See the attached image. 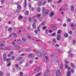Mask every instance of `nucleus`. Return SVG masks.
<instances>
[{"mask_svg": "<svg viewBox=\"0 0 76 76\" xmlns=\"http://www.w3.org/2000/svg\"><path fill=\"white\" fill-rule=\"evenodd\" d=\"M42 12L43 13H45V15H48V10H45L44 8H43L42 9Z\"/></svg>", "mask_w": 76, "mask_h": 76, "instance_id": "f257e3e1", "label": "nucleus"}, {"mask_svg": "<svg viewBox=\"0 0 76 76\" xmlns=\"http://www.w3.org/2000/svg\"><path fill=\"white\" fill-rule=\"evenodd\" d=\"M56 76H60L61 75V73L59 70H57L56 72Z\"/></svg>", "mask_w": 76, "mask_h": 76, "instance_id": "f03ea898", "label": "nucleus"}, {"mask_svg": "<svg viewBox=\"0 0 76 76\" xmlns=\"http://www.w3.org/2000/svg\"><path fill=\"white\" fill-rule=\"evenodd\" d=\"M36 54L37 56H38V57H41V53L38 52V51H37L36 52Z\"/></svg>", "mask_w": 76, "mask_h": 76, "instance_id": "7ed1b4c3", "label": "nucleus"}, {"mask_svg": "<svg viewBox=\"0 0 76 76\" xmlns=\"http://www.w3.org/2000/svg\"><path fill=\"white\" fill-rule=\"evenodd\" d=\"M3 57L4 61H6L7 59V58H6V55L5 54H4Z\"/></svg>", "mask_w": 76, "mask_h": 76, "instance_id": "20e7f679", "label": "nucleus"}, {"mask_svg": "<svg viewBox=\"0 0 76 76\" xmlns=\"http://www.w3.org/2000/svg\"><path fill=\"white\" fill-rule=\"evenodd\" d=\"M35 56V55L34 54H29L28 55V57H34Z\"/></svg>", "mask_w": 76, "mask_h": 76, "instance_id": "39448f33", "label": "nucleus"}, {"mask_svg": "<svg viewBox=\"0 0 76 76\" xmlns=\"http://www.w3.org/2000/svg\"><path fill=\"white\" fill-rule=\"evenodd\" d=\"M46 54H47V53L45 52H43L41 54V56L43 57Z\"/></svg>", "mask_w": 76, "mask_h": 76, "instance_id": "423d86ee", "label": "nucleus"}, {"mask_svg": "<svg viewBox=\"0 0 76 76\" xmlns=\"http://www.w3.org/2000/svg\"><path fill=\"white\" fill-rule=\"evenodd\" d=\"M49 73V71L48 70L46 71L44 74L43 75L44 76H46L47 75H48V74Z\"/></svg>", "mask_w": 76, "mask_h": 76, "instance_id": "0eeeda50", "label": "nucleus"}, {"mask_svg": "<svg viewBox=\"0 0 76 76\" xmlns=\"http://www.w3.org/2000/svg\"><path fill=\"white\" fill-rule=\"evenodd\" d=\"M61 38V36L60 35H58L56 38L57 40H60Z\"/></svg>", "mask_w": 76, "mask_h": 76, "instance_id": "6e6552de", "label": "nucleus"}, {"mask_svg": "<svg viewBox=\"0 0 76 76\" xmlns=\"http://www.w3.org/2000/svg\"><path fill=\"white\" fill-rule=\"evenodd\" d=\"M70 75H71V72L70 71H68L67 72V73L66 74L67 76H70Z\"/></svg>", "mask_w": 76, "mask_h": 76, "instance_id": "1a4fd4ad", "label": "nucleus"}, {"mask_svg": "<svg viewBox=\"0 0 76 76\" xmlns=\"http://www.w3.org/2000/svg\"><path fill=\"white\" fill-rule=\"evenodd\" d=\"M54 15V12H52L50 13V17H52V16H53Z\"/></svg>", "mask_w": 76, "mask_h": 76, "instance_id": "9d476101", "label": "nucleus"}, {"mask_svg": "<svg viewBox=\"0 0 76 76\" xmlns=\"http://www.w3.org/2000/svg\"><path fill=\"white\" fill-rule=\"evenodd\" d=\"M65 68L66 69H67L68 70H70L71 69V67L70 66H67V65H65Z\"/></svg>", "mask_w": 76, "mask_h": 76, "instance_id": "9b49d317", "label": "nucleus"}, {"mask_svg": "<svg viewBox=\"0 0 76 76\" xmlns=\"http://www.w3.org/2000/svg\"><path fill=\"white\" fill-rule=\"evenodd\" d=\"M12 35H14V36H15V37H17V35H16V34L15 33H13L12 34H10L9 35V37H12Z\"/></svg>", "mask_w": 76, "mask_h": 76, "instance_id": "f8f14e48", "label": "nucleus"}, {"mask_svg": "<svg viewBox=\"0 0 76 76\" xmlns=\"http://www.w3.org/2000/svg\"><path fill=\"white\" fill-rule=\"evenodd\" d=\"M18 9L19 10H20V9H22V7H21V6H20V4L18 5Z\"/></svg>", "mask_w": 76, "mask_h": 76, "instance_id": "ddd939ff", "label": "nucleus"}, {"mask_svg": "<svg viewBox=\"0 0 76 76\" xmlns=\"http://www.w3.org/2000/svg\"><path fill=\"white\" fill-rule=\"evenodd\" d=\"M33 28H34V29H35L36 28V24H35V23H34L32 24Z\"/></svg>", "mask_w": 76, "mask_h": 76, "instance_id": "4468645a", "label": "nucleus"}, {"mask_svg": "<svg viewBox=\"0 0 76 76\" xmlns=\"http://www.w3.org/2000/svg\"><path fill=\"white\" fill-rule=\"evenodd\" d=\"M39 69H40L39 67L35 69L34 71L35 72H37V71H38V70H39Z\"/></svg>", "mask_w": 76, "mask_h": 76, "instance_id": "2eb2a0df", "label": "nucleus"}, {"mask_svg": "<svg viewBox=\"0 0 76 76\" xmlns=\"http://www.w3.org/2000/svg\"><path fill=\"white\" fill-rule=\"evenodd\" d=\"M42 73H39L38 74H37L35 75V76H40V75H41Z\"/></svg>", "mask_w": 76, "mask_h": 76, "instance_id": "dca6fc26", "label": "nucleus"}, {"mask_svg": "<svg viewBox=\"0 0 76 76\" xmlns=\"http://www.w3.org/2000/svg\"><path fill=\"white\" fill-rule=\"evenodd\" d=\"M68 36H69V35H68V34H67L65 33L64 34V37L65 38H67V37H68Z\"/></svg>", "mask_w": 76, "mask_h": 76, "instance_id": "f3484780", "label": "nucleus"}, {"mask_svg": "<svg viewBox=\"0 0 76 76\" xmlns=\"http://www.w3.org/2000/svg\"><path fill=\"white\" fill-rule=\"evenodd\" d=\"M42 3L41 1H39L38 4L39 6H42Z\"/></svg>", "mask_w": 76, "mask_h": 76, "instance_id": "a211bd4d", "label": "nucleus"}, {"mask_svg": "<svg viewBox=\"0 0 76 76\" xmlns=\"http://www.w3.org/2000/svg\"><path fill=\"white\" fill-rule=\"evenodd\" d=\"M22 59V57H18L17 59H16V60L17 61H19V60H20Z\"/></svg>", "mask_w": 76, "mask_h": 76, "instance_id": "6ab92c4d", "label": "nucleus"}, {"mask_svg": "<svg viewBox=\"0 0 76 76\" xmlns=\"http://www.w3.org/2000/svg\"><path fill=\"white\" fill-rule=\"evenodd\" d=\"M71 66L73 68H75V65L74 64L72 63L71 64Z\"/></svg>", "mask_w": 76, "mask_h": 76, "instance_id": "aec40b11", "label": "nucleus"}, {"mask_svg": "<svg viewBox=\"0 0 76 76\" xmlns=\"http://www.w3.org/2000/svg\"><path fill=\"white\" fill-rule=\"evenodd\" d=\"M37 10L39 12L41 11V8L40 7H38L37 9Z\"/></svg>", "mask_w": 76, "mask_h": 76, "instance_id": "412c9836", "label": "nucleus"}, {"mask_svg": "<svg viewBox=\"0 0 76 76\" xmlns=\"http://www.w3.org/2000/svg\"><path fill=\"white\" fill-rule=\"evenodd\" d=\"M71 11H74V7L72 6L71 8Z\"/></svg>", "mask_w": 76, "mask_h": 76, "instance_id": "4be33fe9", "label": "nucleus"}, {"mask_svg": "<svg viewBox=\"0 0 76 76\" xmlns=\"http://www.w3.org/2000/svg\"><path fill=\"white\" fill-rule=\"evenodd\" d=\"M25 14L26 15H29V11L27 10Z\"/></svg>", "mask_w": 76, "mask_h": 76, "instance_id": "5701e85b", "label": "nucleus"}, {"mask_svg": "<svg viewBox=\"0 0 76 76\" xmlns=\"http://www.w3.org/2000/svg\"><path fill=\"white\" fill-rule=\"evenodd\" d=\"M24 60H23L21 61H20V63H19V64H22V63H23V62H24Z\"/></svg>", "mask_w": 76, "mask_h": 76, "instance_id": "b1692460", "label": "nucleus"}, {"mask_svg": "<svg viewBox=\"0 0 76 76\" xmlns=\"http://www.w3.org/2000/svg\"><path fill=\"white\" fill-rule=\"evenodd\" d=\"M46 3H47V1H44L42 5H43V6H44Z\"/></svg>", "mask_w": 76, "mask_h": 76, "instance_id": "393cba45", "label": "nucleus"}, {"mask_svg": "<svg viewBox=\"0 0 76 76\" xmlns=\"http://www.w3.org/2000/svg\"><path fill=\"white\" fill-rule=\"evenodd\" d=\"M24 3H25V6L24 7L25 8L26 7V0H25V2H24Z\"/></svg>", "mask_w": 76, "mask_h": 76, "instance_id": "a878e982", "label": "nucleus"}, {"mask_svg": "<svg viewBox=\"0 0 76 76\" xmlns=\"http://www.w3.org/2000/svg\"><path fill=\"white\" fill-rule=\"evenodd\" d=\"M22 39L23 41H24V42H25V41H26V39L25 38H22Z\"/></svg>", "mask_w": 76, "mask_h": 76, "instance_id": "bb28decb", "label": "nucleus"}, {"mask_svg": "<svg viewBox=\"0 0 76 76\" xmlns=\"http://www.w3.org/2000/svg\"><path fill=\"white\" fill-rule=\"evenodd\" d=\"M4 44L3 43H1L0 45V47H4Z\"/></svg>", "mask_w": 76, "mask_h": 76, "instance_id": "cd10ccee", "label": "nucleus"}, {"mask_svg": "<svg viewBox=\"0 0 76 76\" xmlns=\"http://www.w3.org/2000/svg\"><path fill=\"white\" fill-rule=\"evenodd\" d=\"M71 19L70 18H68L67 19V22H71Z\"/></svg>", "mask_w": 76, "mask_h": 76, "instance_id": "c85d7f7f", "label": "nucleus"}, {"mask_svg": "<svg viewBox=\"0 0 76 76\" xmlns=\"http://www.w3.org/2000/svg\"><path fill=\"white\" fill-rule=\"evenodd\" d=\"M61 31L60 30H59L58 31L57 33H58V34H60Z\"/></svg>", "mask_w": 76, "mask_h": 76, "instance_id": "c756f323", "label": "nucleus"}, {"mask_svg": "<svg viewBox=\"0 0 76 76\" xmlns=\"http://www.w3.org/2000/svg\"><path fill=\"white\" fill-rule=\"evenodd\" d=\"M12 31V28L11 27L9 29V32H10Z\"/></svg>", "mask_w": 76, "mask_h": 76, "instance_id": "7c9ffc66", "label": "nucleus"}, {"mask_svg": "<svg viewBox=\"0 0 76 76\" xmlns=\"http://www.w3.org/2000/svg\"><path fill=\"white\" fill-rule=\"evenodd\" d=\"M36 16L38 17V18H39V17H40V16H41V15L39 14H37Z\"/></svg>", "mask_w": 76, "mask_h": 76, "instance_id": "2f4dec72", "label": "nucleus"}, {"mask_svg": "<svg viewBox=\"0 0 76 76\" xmlns=\"http://www.w3.org/2000/svg\"><path fill=\"white\" fill-rule=\"evenodd\" d=\"M56 39H53L52 40L53 42H56Z\"/></svg>", "mask_w": 76, "mask_h": 76, "instance_id": "473e14b6", "label": "nucleus"}, {"mask_svg": "<svg viewBox=\"0 0 76 76\" xmlns=\"http://www.w3.org/2000/svg\"><path fill=\"white\" fill-rule=\"evenodd\" d=\"M61 2V0H59V1H58L57 2V3H60Z\"/></svg>", "mask_w": 76, "mask_h": 76, "instance_id": "72a5a7b5", "label": "nucleus"}, {"mask_svg": "<svg viewBox=\"0 0 76 76\" xmlns=\"http://www.w3.org/2000/svg\"><path fill=\"white\" fill-rule=\"evenodd\" d=\"M3 76V73L2 72L0 71V76Z\"/></svg>", "mask_w": 76, "mask_h": 76, "instance_id": "f704fd0d", "label": "nucleus"}, {"mask_svg": "<svg viewBox=\"0 0 76 76\" xmlns=\"http://www.w3.org/2000/svg\"><path fill=\"white\" fill-rule=\"evenodd\" d=\"M65 63L66 64H69V62L66 61H65Z\"/></svg>", "mask_w": 76, "mask_h": 76, "instance_id": "c9c22d12", "label": "nucleus"}, {"mask_svg": "<svg viewBox=\"0 0 76 76\" xmlns=\"http://www.w3.org/2000/svg\"><path fill=\"white\" fill-rule=\"evenodd\" d=\"M45 32L46 34H48V33L49 32L48 30H45Z\"/></svg>", "mask_w": 76, "mask_h": 76, "instance_id": "e433bc0d", "label": "nucleus"}, {"mask_svg": "<svg viewBox=\"0 0 76 76\" xmlns=\"http://www.w3.org/2000/svg\"><path fill=\"white\" fill-rule=\"evenodd\" d=\"M46 28H47V27L46 26L43 27L42 28V29H43V30H45V29H46Z\"/></svg>", "mask_w": 76, "mask_h": 76, "instance_id": "4c0bfd02", "label": "nucleus"}, {"mask_svg": "<svg viewBox=\"0 0 76 76\" xmlns=\"http://www.w3.org/2000/svg\"><path fill=\"white\" fill-rule=\"evenodd\" d=\"M34 23H37V20H34Z\"/></svg>", "mask_w": 76, "mask_h": 76, "instance_id": "58836bf2", "label": "nucleus"}, {"mask_svg": "<svg viewBox=\"0 0 76 76\" xmlns=\"http://www.w3.org/2000/svg\"><path fill=\"white\" fill-rule=\"evenodd\" d=\"M55 34H56V33H53L52 34L51 36H52V37H54V36L55 35Z\"/></svg>", "mask_w": 76, "mask_h": 76, "instance_id": "ea45409f", "label": "nucleus"}, {"mask_svg": "<svg viewBox=\"0 0 76 76\" xmlns=\"http://www.w3.org/2000/svg\"><path fill=\"white\" fill-rule=\"evenodd\" d=\"M40 28V26H39L37 28V30L38 31H40V29H39Z\"/></svg>", "mask_w": 76, "mask_h": 76, "instance_id": "a19ab883", "label": "nucleus"}, {"mask_svg": "<svg viewBox=\"0 0 76 76\" xmlns=\"http://www.w3.org/2000/svg\"><path fill=\"white\" fill-rule=\"evenodd\" d=\"M6 60H7V61H10V60H11V59L8 58L7 59H6Z\"/></svg>", "mask_w": 76, "mask_h": 76, "instance_id": "79ce46f5", "label": "nucleus"}, {"mask_svg": "<svg viewBox=\"0 0 76 76\" xmlns=\"http://www.w3.org/2000/svg\"><path fill=\"white\" fill-rule=\"evenodd\" d=\"M63 65H61V66H60V69H61L63 68Z\"/></svg>", "mask_w": 76, "mask_h": 76, "instance_id": "37998d69", "label": "nucleus"}, {"mask_svg": "<svg viewBox=\"0 0 76 76\" xmlns=\"http://www.w3.org/2000/svg\"><path fill=\"white\" fill-rule=\"evenodd\" d=\"M69 34H72V33H73V32L72 31H69Z\"/></svg>", "mask_w": 76, "mask_h": 76, "instance_id": "c03bdc74", "label": "nucleus"}, {"mask_svg": "<svg viewBox=\"0 0 76 76\" xmlns=\"http://www.w3.org/2000/svg\"><path fill=\"white\" fill-rule=\"evenodd\" d=\"M45 59H48V56H45Z\"/></svg>", "mask_w": 76, "mask_h": 76, "instance_id": "a18cd8bd", "label": "nucleus"}, {"mask_svg": "<svg viewBox=\"0 0 76 76\" xmlns=\"http://www.w3.org/2000/svg\"><path fill=\"white\" fill-rule=\"evenodd\" d=\"M29 22H31V17H30V18H29Z\"/></svg>", "mask_w": 76, "mask_h": 76, "instance_id": "49530a36", "label": "nucleus"}, {"mask_svg": "<svg viewBox=\"0 0 76 76\" xmlns=\"http://www.w3.org/2000/svg\"><path fill=\"white\" fill-rule=\"evenodd\" d=\"M39 19L40 21H41L42 20V18H39Z\"/></svg>", "mask_w": 76, "mask_h": 76, "instance_id": "de8ad7c7", "label": "nucleus"}, {"mask_svg": "<svg viewBox=\"0 0 76 76\" xmlns=\"http://www.w3.org/2000/svg\"><path fill=\"white\" fill-rule=\"evenodd\" d=\"M20 76H23V73H22V72H20Z\"/></svg>", "mask_w": 76, "mask_h": 76, "instance_id": "09e8293b", "label": "nucleus"}, {"mask_svg": "<svg viewBox=\"0 0 76 76\" xmlns=\"http://www.w3.org/2000/svg\"><path fill=\"white\" fill-rule=\"evenodd\" d=\"M55 47H59V45H58V44H56V45H55Z\"/></svg>", "mask_w": 76, "mask_h": 76, "instance_id": "8fccbe9b", "label": "nucleus"}, {"mask_svg": "<svg viewBox=\"0 0 76 76\" xmlns=\"http://www.w3.org/2000/svg\"><path fill=\"white\" fill-rule=\"evenodd\" d=\"M19 19H22V18H23V17L22 16H19Z\"/></svg>", "mask_w": 76, "mask_h": 76, "instance_id": "3c124183", "label": "nucleus"}, {"mask_svg": "<svg viewBox=\"0 0 76 76\" xmlns=\"http://www.w3.org/2000/svg\"><path fill=\"white\" fill-rule=\"evenodd\" d=\"M15 48L16 49H19V46H16L15 47Z\"/></svg>", "mask_w": 76, "mask_h": 76, "instance_id": "603ef678", "label": "nucleus"}, {"mask_svg": "<svg viewBox=\"0 0 76 76\" xmlns=\"http://www.w3.org/2000/svg\"><path fill=\"white\" fill-rule=\"evenodd\" d=\"M28 39H31V36L29 35L28 36Z\"/></svg>", "mask_w": 76, "mask_h": 76, "instance_id": "864d4df0", "label": "nucleus"}, {"mask_svg": "<svg viewBox=\"0 0 76 76\" xmlns=\"http://www.w3.org/2000/svg\"><path fill=\"white\" fill-rule=\"evenodd\" d=\"M34 32L36 34H38V31L37 30H35Z\"/></svg>", "mask_w": 76, "mask_h": 76, "instance_id": "5fc2aeb1", "label": "nucleus"}, {"mask_svg": "<svg viewBox=\"0 0 76 76\" xmlns=\"http://www.w3.org/2000/svg\"><path fill=\"white\" fill-rule=\"evenodd\" d=\"M75 42H76V40H74L73 41V43H74V44H73V45H75Z\"/></svg>", "mask_w": 76, "mask_h": 76, "instance_id": "6e6d98bb", "label": "nucleus"}, {"mask_svg": "<svg viewBox=\"0 0 76 76\" xmlns=\"http://www.w3.org/2000/svg\"><path fill=\"white\" fill-rule=\"evenodd\" d=\"M59 10L61 11V12L63 10V8H60Z\"/></svg>", "mask_w": 76, "mask_h": 76, "instance_id": "4d7b16f0", "label": "nucleus"}, {"mask_svg": "<svg viewBox=\"0 0 76 76\" xmlns=\"http://www.w3.org/2000/svg\"><path fill=\"white\" fill-rule=\"evenodd\" d=\"M71 72L72 73H74V69H71Z\"/></svg>", "mask_w": 76, "mask_h": 76, "instance_id": "13d9d810", "label": "nucleus"}, {"mask_svg": "<svg viewBox=\"0 0 76 76\" xmlns=\"http://www.w3.org/2000/svg\"><path fill=\"white\" fill-rule=\"evenodd\" d=\"M12 44L13 45H16V44H15V42H12Z\"/></svg>", "mask_w": 76, "mask_h": 76, "instance_id": "bf43d9fd", "label": "nucleus"}, {"mask_svg": "<svg viewBox=\"0 0 76 76\" xmlns=\"http://www.w3.org/2000/svg\"><path fill=\"white\" fill-rule=\"evenodd\" d=\"M45 25V23H44V22H43L42 23H41V25Z\"/></svg>", "mask_w": 76, "mask_h": 76, "instance_id": "052dcab7", "label": "nucleus"}, {"mask_svg": "<svg viewBox=\"0 0 76 76\" xmlns=\"http://www.w3.org/2000/svg\"><path fill=\"white\" fill-rule=\"evenodd\" d=\"M8 66H10L11 65V63L9 62L7 64Z\"/></svg>", "mask_w": 76, "mask_h": 76, "instance_id": "680f3d73", "label": "nucleus"}, {"mask_svg": "<svg viewBox=\"0 0 76 76\" xmlns=\"http://www.w3.org/2000/svg\"><path fill=\"white\" fill-rule=\"evenodd\" d=\"M71 25L72 27H73V26H74V24H73V23H72Z\"/></svg>", "mask_w": 76, "mask_h": 76, "instance_id": "e2e57ef3", "label": "nucleus"}, {"mask_svg": "<svg viewBox=\"0 0 76 76\" xmlns=\"http://www.w3.org/2000/svg\"><path fill=\"white\" fill-rule=\"evenodd\" d=\"M21 68H20V67H19L18 68H17V69L18 70H21Z\"/></svg>", "mask_w": 76, "mask_h": 76, "instance_id": "0e129e2a", "label": "nucleus"}, {"mask_svg": "<svg viewBox=\"0 0 76 76\" xmlns=\"http://www.w3.org/2000/svg\"><path fill=\"white\" fill-rule=\"evenodd\" d=\"M35 10V8L34 7H32L31 8V10Z\"/></svg>", "mask_w": 76, "mask_h": 76, "instance_id": "69168bd1", "label": "nucleus"}, {"mask_svg": "<svg viewBox=\"0 0 76 76\" xmlns=\"http://www.w3.org/2000/svg\"><path fill=\"white\" fill-rule=\"evenodd\" d=\"M29 7H31V3L29 4Z\"/></svg>", "mask_w": 76, "mask_h": 76, "instance_id": "338daca9", "label": "nucleus"}, {"mask_svg": "<svg viewBox=\"0 0 76 76\" xmlns=\"http://www.w3.org/2000/svg\"><path fill=\"white\" fill-rule=\"evenodd\" d=\"M15 66L16 67H18L19 66V64H16Z\"/></svg>", "mask_w": 76, "mask_h": 76, "instance_id": "774afa93", "label": "nucleus"}]
</instances>
